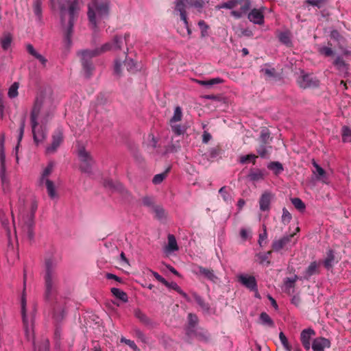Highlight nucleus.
Returning <instances> with one entry per match:
<instances>
[{
  "label": "nucleus",
  "instance_id": "nucleus-1",
  "mask_svg": "<svg viewBox=\"0 0 351 351\" xmlns=\"http://www.w3.org/2000/svg\"><path fill=\"white\" fill-rule=\"evenodd\" d=\"M56 105L53 98L41 91L36 94L30 111V124L35 143L47 137V124L53 119Z\"/></svg>",
  "mask_w": 351,
  "mask_h": 351
},
{
  "label": "nucleus",
  "instance_id": "nucleus-2",
  "mask_svg": "<svg viewBox=\"0 0 351 351\" xmlns=\"http://www.w3.org/2000/svg\"><path fill=\"white\" fill-rule=\"evenodd\" d=\"M53 3H58L60 19L64 31V43L66 47L72 45V34L74 21L78 10L77 0H51Z\"/></svg>",
  "mask_w": 351,
  "mask_h": 351
},
{
  "label": "nucleus",
  "instance_id": "nucleus-3",
  "mask_svg": "<svg viewBox=\"0 0 351 351\" xmlns=\"http://www.w3.org/2000/svg\"><path fill=\"white\" fill-rule=\"evenodd\" d=\"M123 39L121 36H115L112 40L105 43L101 47L93 50H83L78 53L80 56L82 64L85 74L87 77H90L94 66L92 64L91 59L101 53L108 51H117L121 49Z\"/></svg>",
  "mask_w": 351,
  "mask_h": 351
},
{
  "label": "nucleus",
  "instance_id": "nucleus-4",
  "mask_svg": "<svg viewBox=\"0 0 351 351\" xmlns=\"http://www.w3.org/2000/svg\"><path fill=\"white\" fill-rule=\"evenodd\" d=\"M21 315L25 337L28 341H32L34 351H49L48 340H43L40 345L34 342V320L36 308H22Z\"/></svg>",
  "mask_w": 351,
  "mask_h": 351
},
{
  "label": "nucleus",
  "instance_id": "nucleus-5",
  "mask_svg": "<svg viewBox=\"0 0 351 351\" xmlns=\"http://www.w3.org/2000/svg\"><path fill=\"white\" fill-rule=\"evenodd\" d=\"M108 2L106 0H92L88 4V17L92 27L97 28L99 24L108 16Z\"/></svg>",
  "mask_w": 351,
  "mask_h": 351
},
{
  "label": "nucleus",
  "instance_id": "nucleus-6",
  "mask_svg": "<svg viewBox=\"0 0 351 351\" xmlns=\"http://www.w3.org/2000/svg\"><path fill=\"white\" fill-rule=\"evenodd\" d=\"M58 261L54 258H49L45 261V293L46 300H51L52 295L56 291V285L58 281V274L56 267Z\"/></svg>",
  "mask_w": 351,
  "mask_h": 351
},
{
  "label": "nucleus",
  "instance_id": "nucleus-7",
  "mask_svg": "<svg viewBox=\"0 0 351 351\" xmlns=\"http://www.w3.org/2000/svg\"><path fill=\"white\" fill-rule=\"evenodd\" d=\"M55 165L53 161H49L47 165L43 168L39 178L40 184L45 186L47 194L51 199L58 197L55 184L49 179L50 176L53 172Z\"/></svg>",
  "mask_w": 351,
  "mask_h": 351
},
{
  "label": "nucleus",
  "instance_id": "nucleus-8",
  "mask_svg": "<svg viewBox=\"0 0 351 351\" xmlns=\"http://www.w3.org/2000/svg\"><path fill=\"white\" fill-rule=\"evenodd\" d=\"M185 0H176L175 1V8L174 14L179 15L180 20L183 22L184 27H179L178 29V33L184 37L186 35L191 36L192 32L189 25L188 17L186 11Z\"/></svg>",
  "mask_w": 351,
  "mask_h": 351
},
{
  "label": "nucleus",
  "instance_id": "nucleus-9",
  "mask_svg": "<svg viewBox=\"0 0 351 351\" xmlns=\"http://www.w3.org/2000/svg\"><path fill=\"white\" fill-rule=\"evenodd\" d=\"M37 208V205L33 203L31 206V211L26 216L23 213V210L19 208L20 221L22 223V228L25 232L29 239L33 237L32 227L34 225V212Z\"/></svg>",
  "mask_w": 351,
  "mask_h": 351
},
{
  "label": "nucleus",
  "instance_id": "nucleus-10",
  "mask_svg": "<svg viewBox=\"0 0 351 351\" xmlns=\"http://www.w3.org/2000/svg\"><path fill=\"white\" fill-rule=\"evenodd\" d=\"M4 136L2 135L0 139L1 148L3 146ZM0 178L1 181L2 189L4 193H8L10 190V179L6 173L5 169V156L3 149L0 152Z\"/></svg>",
  "mask_w": 351,
  "mask_h": 351
},
{
  "label": "nucleus",
  "instance_id": "nucleus-11",
  "mask_svg": "<svg viewBox=\"0 0 351 351\" xmlns=\"http://www.w3.org/2000/svg\"><path fill=\"white\" fill-rule=\"evenodd\" d=\"M237 280L242 286L251 291H254L256 297H259L257 289V282L254 276L244 273L239 274L237 276Z\"/></svg>",
  "mask_w": 351,
  "mask_h": 351
},
{
  "label": "nucleus",
  "instance_id": "nucleus-12",
  "mask_svg": "<svg viewBox=\"0 0 351 351\" xmlns=\"http://www.w3.org/2000/svg\"><path fill=\"white\" fill-rule=\"evenodd\" d=\"M123 55L126 58V53L124 52ZM123 66H126L129 72H134L136 70V63L133 60L125 58L124 61L121 62L119 58H117L114 60L113 68L114 75L117 77L121 75Z\"/></svg>",
  "mask_w": 351,
  "mask_h": 351
},
{
  "label": "nucleus",
  "instance_id": "nucleus-13",
  "mask_svg": "<svg viewBox=\"0 0 351 351\" xmlns=\"http://www.w3.org/2000/svg\"><path fill=\"white\" fill-rule=\"evenodd\" d=\"M163 285L170 289L175 290L182 297H183L186 300L191 301L193 299L196 302V303L199 306H202L204 305L203 300L199 295H197L196 293H191L192 298H189V296L182 290V289L178 286V285L176 282H169L167 280H166V282H164Z\"/></svg>",
  "mask_w": 351,
  "mask_h": 351
},
{
  "label": "nucleus",
  "instance_id": "nucleus-14",
  "mask_svg": "<svg viewBox=\"0 0 351 351\" xmlns=\"http://www.w3.org/2000/svg\"><path fill=\"white\" fill-rule=\"evenodd\" d=\"M78 157L80 160V169L83 172L90 173L94 161L90 154L84 147L79 149Z\"/></svg>",
  "mask_w": 351,
  "mask_h": 351
},
{
  "label": "nucleus",
  "instance_id": "nucleus-15",
  "mask_svg": "<svg viewBox=\"0 0 351 351\" xmlns=\"http://www.w3.org/2000/svg\"><path fill=\"white\" fill-rule=\"evenodd\" d=\"M298 83L300 87L306 88L315 87L319 85V81L315 77L311 74L301 73V75L298 78Z\"/></svg>",
  "mask_w": 351,
  "mask_h": 351
},
{
  "label": "nucleus",
  "instance_id": "nucleus-16",
  "mask_svg": "<svg viewBox=\"0 0 351 351\" xmlns=\"http://www.w3.org/2000/svg\"><path fill=\"white\" fill-rule=\"evenodd\" d=\"M192 271L195 275L197 276H202L214 282L217 280V277L215 274L214 271L210 269L197 265L193 268Z\"/></svg>",
  "mask_w": 351,
  "mask_h": 351
},
{
  "label": "nucleus",
  "instance_id": "nucleus-17",
  "mask_svg": "<svg viewBox=\"0 0 351 351\" xmlns=\"http://www.w3.org/2000/svg\"><path fill=\"white\" fill-rule=\"evenodd\" d=\"M274 198V194L271 191H266L263 192L258 201L260 210L263 212H269Z\"/></svg>",
  "mask_w": 351,
  "mask_h": 351
},
{
  "label": "nucleus",
  "instance_id": "nucleus-18",
  "mask_svg": "<svg viewBox=\"0 0 351 351\" xmlns=\"http://www.w3.org/2000/svg\"><path fill=\"white\" fill-rule=\"evenodd\" d=\"M63 141V134L61 130H56L52 136V143L46 148L47 154H54Z\"/></svg>",
  "mask_w": 351,
  "mask_h": 351
},
{
  "label": "nucleus",
  "instance_id": "nucleus-19",
  "mask_svg": "<svg viewBox=\"0 0 351 351\" xmlns=\"http://www.w3.org/2000/svg\"><path fill=\"white\" fill-rule=\"evenodd\" d=\"M265 7L254 8L248 14V19L253 23L263 25L265 21L264 11Z\"/></svg>",
  "mask_w": 351,
  "mask_h": 351
},
{
  "label": "nucleus",
  "instance_id": "nucleus-20",
  "mask_svg": "<svg viewBox=\"0 0 351 351\" xmlns=\"http://www.w3.org/2000/svg\"><path fill=\"white\" fill-rule=\"evenodd\" d=\"M315 335V330L312 328H306L302 331L300 340L305 350H309L311 348V339Z\"/></svg>",
  "mask_w": 351,
  "mask_h": 351
},
{
  "label": "nucleus",
  "instance_id": "nucleus-21",
  "mask_svg": "<svg viewBox=\"0 0 351 351\" xmlns=\"http://www.w3.org/2000/svg\"><path fill=\"white\" fill-rule=\"evenodd\" d=\"M311 347L313 351H324L325 348L330 347V341L324 337H317L313 341Z\"/></svg>",
  "mask_w": 351,
  "mask_h": 351
},
{
  "label": "nucleus",
  "instance_id": "nucleus-22",
  "mask_svg": "<svg viewBox=\"0 0 351 351\" xmlns=\"http://www.w3.org/2000/svg\"><path fill=\"white\" fill-rule=\"evenodd\" d=\"M339 73L343 77L349 74L350 65L341 56H337L333 62Z\"/></svg>",
  "mask_w": 351,
  "mask_h": 351
},
{
  "label": "nucleus",
  "instance_id": "nucleus-23",
  "mask_svg": "<svg viewBox=\"0 0 351 351\" xmlns=\"http://www.w3.org/2000/svg\"><path fill=\"white\" fill-rule=\"evenodd\" d=\"M192 334L186 335L190 339H197L199 341H207L209 338V334L205 329L197 327L193 331Z\"/></svg>",
  "mask_w": 351,
  "mask_h": 351
},
{
  "label": "nucleus",
  "instance_id": "nucleus-24",
  "mask_svg": "<svg viewBox=\"0 0 351 351\" xmlns=\"http://www.w3.org/2000/svg\"><path fill=\"white\" fill-rule=\"evenodd\" d=\"M321 263L313 261L311 263L308 267L306 268L303 274L304 279H309L312 276L318 274L319 273V267Z\"/></svg>",
  "mask_w": 351,
  "mask_h": 351
},
{
  "label": "nucleus",
  "instance_id": "nucleus-25",
  "mask_svg": "<svg viewBox=\"0 0 351 351\" xmlns=\"http://www.w3.org/2000/svg\"><path fill=\"white\" fill-rule=\"evenodd\" d=\"M26 49L27 52L35 58L36 60L39 61V62L43 66H45L47 62V60L40 53H39L33 47L32 45L28 44L26 46Z\"/></svg>",
  "mask_w": 351,
  "mask_h": 351
},
{
  "label": "nucleus",
  "instance_id": "nucleus-26",
  "mask_svg": "<svg viewBox=\"0 0 351 351\" xmlns=\"http://www.w3.org/2000/svg\"><path fill=\"white\" fill-rule=\"evenodd\" d=\"M293 234L285 236L282 238L276 240L273 242L272 248L274 251H279L282 249L286 245L290 242Z\"/></svg>",
  "mask_w": 351,
  "mask_h": 351
},
{
  "label": "nucleus",
  "instance_id": "nucleus-27",
  "mask_svg": "<svg viewBox=\"0 0 351 351\" xmlns=\"http://www.w3.org/2000/svg\"><path fill=\"white\" fill-rule=\"evenodd\" d=\"M265 176V171L259 169H255L250 170L247 178L252 182H258L264 180Z\"/></svg>",
  "mask_w": 351,
  "mask_h": 351
},
{
  "label": "nucleus",
  "instance_id": "nucleus-28",
  "mask_svg": "<svg viewBox=\"0 0 351 351\" xmlns=\"http://www.w3.org/2000/svg\"><path fill=\"white\" fill-rule=\"evenodd\" d=\"M167 239L168 243L164 248L165 252L166 254H171V252L178 250V243L174 235L169 234Z\"/></svg>",
  "mask_w": 351,
  "mask_h": 351
},
{
  "label": "nucleus",
  "instance_id": "nucleus-29",
  "mask_svg": "<svg viewBox=\"0 0 351 351\" xmlns=\"http://www.w3.org/2000/svg\"><path fill=\"white\" fill-rule=\"evenodd\" d=\"M197 317L195 315L189 313L188 315V323L186 327V335L192 334L194 329L197 328Z\"/></svg>",
  "mask_w": 351,
  "mask_h": 351
},
{
  "label": "nucleus",
  "instance_id": "nucleus-30",
  "mask_svg": "<svg viewBox=\"0 0 351 351\" xmlns=\"http://www.w3.org/2000/svg\"><path fill=\"white\" fill-rule=\"evenodd\" d=\"M312 164L315 169L313 171V173L316 176L317 180L326 182L325 180L326 179V173L325 170L314 160Z\"/></svg>",
  "mask_w": 351,
  "mask_h": 351
},
{
  "label": "nucleus",
  "instance_id": "nucleus-31",
  "mask_svg": "<svg viewBox=\"0 0 351 351\" xmlns=\"http://www.w3.org/2000/svg\"><path fill=\"white\" fill-rule=\"evenodd\" d=\"M195 82L197 84L206 86L207 88H210L215 84H221L223 80L220 77H215L210 79L209 80H194Z\"/></svg>",
  "mask_w": 351,
  "mask_h": 351
},
{
  "label": "nucleus",
  "instance_id": "nucleus-32",
  "mask_svg": "<svg viewBox=\"0 0 351 351\" xmlns=\"http://www.w3.org/2000/svg\"><path fill=\"white\" fill-rule=\"evenodd\" d=\"M298 277L296 276L294 278H287L284 281V291L287 292L288 293L293 292V288L295 287V283Z\"/></svg>",
  "mask_w": 351,
  "mask_h": 351
},
{
  "label": "nucleus",
  "instance_id": "nucleus-33",
  "mask_svg": "<svg viewBox=\"0 0 351 351\" xmlns=\"http://www.w3.org/2000/svg\"><path fill=\"white\" fill-rule=\"evenodd\" d=\"M12 37L10 34H4L0 38V45L3 50H7L11 45Z\"/></svg>",
  "mask_w": 351,
  "mask_h": 351
},
{
  "label": "nucleus",
  "instance_id": "nucleus-34",
  "mask_svg": "<svg viewBox=\"0 0 351 351\" xmlns=\"http://www.w3.org/2000/svg\"><path fill=\"white\" fill-rule=\"evenodd\" d=\"M20 87V84L17 82H14L8 88V97L10 99H15L19 95V88Z\"/></svg>",
  "mask_w": 351,
  "mask_h": 351
},
{
  "label": "nucleus",
  "instance_id": "nucleus-35",
  "mask_svg": "<svg viewBox=\"0 0 351 351\" xmlns=\"http://www.w3.org/2000/svg\"><path fill=\"white\" fill-rule=\"evenodd\" d=\"M43 0H32V9L35 16L40 19L42 16Z\"/></svg>",
  "mask_w": 351,
  "mask_h": 351
},
{
  "label": "nucleus",
  "instance_id": "nucleus-36",
  "mask_svg": "<svg viewBox=\"0 0 351 351\" xmlns=\"http://www.w3.org/2000/svg\"><path fill=\"white\" fill-rule=\"evenodd\" d=\"M51 313L55 322L58 323L64 319L65 315L64 308H51Z\"/></svg>",
  "mask_w": 351,
  "mask_h": 351
},
{
  "label": "nucleus",
  "instance_id": "nucleus-37",
  "mask_svg": "<svg viewBox=\"0 0 351 351\" xmlns=\"http://www.w3.org/2000/svg\"><path fill=\"white\" fill-rule=\"evenodd\" d=\"M271 149V146H267L266 144L263 143L261 144L258 148L256 149V151L258 154V155L261 158H267L269 154V150Z\"/></svg>",
  "mask_w": 351,
  "mask_h": 351
},
{
  "label": "nucleus",
  "instance_id": "nucleus-38",
  "mask_svg": "<svg viewBox=\"0 0 351 351\" xmlns=\"http://www.w3.org/2000/svg\"><path fill=\"white\" fill-rule=\"evenodd\" d=\"M250 1H247L241 6V10H232L231 14L237 19H239L242 16L243 14L245 13L250 8Z\"/></svg>",
  "mask_w": 351,
  "mask_h": 351
},
{
  "label": "nucleus",
  "instance_id": "nucleus-39",
  "mask_svg": "<svg viewBox=\"0 0 351 351\" xmlns=\"http://www.w3.org/2000/svg\"><path fill=\"white\" fill-rule=\"evenodd\" d=\"M267 168L274 171L276 175L283 171L282 165L279 162H271L267 165Z\"/></svg>",
  "mask_w": 351,
  "mask_h": 351
},
{
  "label": "nucleus",
  "instance_id": "nucleus-40",
  "mask_svg": "<svg viewBox=\"0 0 351 351\" xmlns=\"http://www.w3.org/2000/svg\"><path fill=\"white\" fill-rule=\"evenodd\" d=\"M342 141L351 143V129L348 126H343L341 129Z\"/></svg>",
  "mask_w": 351,
  "mask_h": 351
},
{
  "label": "nucleus",
  "instance_id": "nucleus-41",
  "mask_svg": "<svg viewBox=\"0 0 351 351\" xmlns=\"http://www.w3.org/2000/svg\"><path fill=\"white\" fill-rule=\"evenodd\" d=\"M186 3L191 7L195 8L200 11L205 5L204 0H186Z\"/></svg>",
  "mask_w": 351,
  "mask_h": 351
},
{
  "label": "nucleus",
  "instance_id": "nucleus-42",
  "mask_svg": "<svg viewBox=\"0 0 351 351\" xmlns=\"http://www.w3.org/2000/svg\"><path fill=\"white\" fill-rule=\"evenodd\" d=\"M260 322L263 325L269 327L274 326V322L271 317L265 313H262L260 315Z\"/></svg>",
  "mask_w": 351,
  "mask_h": 351
},
{
  "label": "nucleus",
  "instance_id": "nucleus-43",
  "mask_svg": "<svg viewBox=\"0 0 351 351\" xmlns=\"http://www.w3.org/2000/svg\"><path fill=\"white\" fill-rule=\"evenodd\" d=\"M182 117V109L180 106H177L175 108L174 113L170 120V122H171V123H173L180 121H181Z\"/></svg>",
  "mask_w": 351,
  "mask_h": 351
},
{
  "label": "nucleus",
  "instance_id": "nucleus-44",
  "mask_svg": "<svg viewBox=\"0 0 351 351\" xmlns=\"http://www.w3.org/2000/svg\"><path fill=\"white\" fill-rule=\"evenodd\" d=\"M1 222L2 224V226L5 230L7 236L8 237V239H10V223L8 219L5 216V215H1L0 216Z\"/></svg>",
  "mask_w": 351,
  "mask_h": 351
},
{
  "label": "nucleus",
  "instance_id": "nucleus-45",
  "mask_svg": "<svg viewBox=\"0 0 351 351\" xmlns=\"http://www.w3.org/2000/svg\"><path fill=\"white\" fill-rule=\"evenodd\" d=\"M238 3L239 2L237 0H230L227 2H225L223 3L217 5L216 8L217 10H220L222 8L232 9L236 7V5L238 4Z\"/></svg>",
  "mask_w": 351,
  "mask_h": 351
},
{
  "label": "nucleus",
  "instance_id": "nucleus-46",
  "mask_svg": "<svg viewBox=\"0 0 351 351\" xmlns=\"http://www.w3.org/2000/svg\"><path fill=\"white\" fill-rule=\"evenodd\" d=\"M278 38L282 43L287 46H289L291 43L290 34L287 32H281L278 36Z\"/></svg>",
  "mask_w": 351,
  "mask_h": 351
},
{
  "label": "nucleus",
  "instance_id": "nucleus-47",
  "mask_svg": "<svg viewBox=\"0 0 351 351\" xmlns=\"http://www.w3.org/2000/svg\"><path fill=\"white\" fill-rule=\"evenodd\" d=\"M280 341L286 351H291V346L289 344L287 338L282 332L279 334Z\"/></svg>",
  "mask_w": 351,
  "mask_h": 351
},
{
  "label": "nucleus",
  "instance_id": "nucleus-48",
  "mask_svg": "<svg viewBox=\"0 0 351 351\" xmlns=\"http://www.w3.org/2000/svg\"><path fill=\"white\" fill-rule=\"evenodd\" d=\"M334 261V254L332 250H330L327 254V257L324 261V267L327 269L330 268L332 266Z\"/></svg>",
  "mask_w": 351,
  "mask_h": 351
},
{
  "label": "nucleus",
  "instance_id": "nucleus-49",
  "mask_svg": "<svg viewBox=\"0 0 351 351\" xmlns=\"http://www.w3.org/2000/svg\"><path fill=\"white\" fill-rule=\"evenodd\" d=\"M169 171V169H167L165 172L156 174L154 176L152 180V182L154 184H160L164 179L167 177V172Z\"/></svg>",
  "mask_w": 351,
  "mask_h": 351
},
{
  "label": "nucleus",
  "instance_id": "nucleus-50",
  "mask_svg": "<svg viewBox=\"0 0 351 351\" xmlns=\"http://www.w3.org/2000/svg\"><path fill=\"white\" fill-rule=\"evenodd\" d=\"M219 194L221 195L223 200L226 202H230L232 197L228 191L226 186L221 187L219 191Z\"/></svg>",
  "mask_w": 351,
  "mask_h": 351
},
{
  "label": "nucleus",
  "instance_id": "nucleus-51",
  "mask_svg": "<svg viewBox=\"0 0 351 351\" xmlns=\"http://www.w3.org/2000/svg\"><path fill=\"white\" fill-rule=\"evenodd\" d=\"M257 156L255 154H247L245 156H241L239 158V162L241 164H245L249 161H252L253 164H255V160Z\"/></svg>",
  "mask_w": 351,
  "mask_h": 351
},
{
  "label": "nucleus",
  "instance_id": "nucleus-52",
  "mask_svg": "<svg viewBox=\"0 0 351 351\" xmlns=\"http://www.w3.org/2000/svg\"><path fill=\"white\" fill-rule=\"evenodd\" d=\"M291 202L293 205L299 210H303L305 209V204L304 202L298 197L292 198Z\"/></svg>",
  "mask_w": 351,
  "mask_h": 351
},
{
  "label": "nucleus",
  "instance_id": "nucleus-53",
  "mask_svg": "<svg viewBox=\"0 0 351 351\" xmlns=\"http://www.w3.org/2000/svg\"><path fill=\"white\" fill-rule=\"evenodd\" d=\"M318 51L321 54H322L326 57L331 56L334 53L333 50L330 47H326V46L320 47H319Z\"/></svg>",
  "mask_w": 351,
  "mask_h": 351
},
{
  "label": "nucleus",
  "instance_id": "nucleus-54",
  "mask_svg": "<svg viewBox=\"0 0 351 351\" xmlns=\"http://www.w3.org/2000/svg\"><path fill=\"white\" fill-rule=\"evenodd\" d=\"M25 119L23 118L21 120L20 128H19V136H18V141H19L18 145H19V143L21 142V141L23 138L24 130H25ZM18 149H19V145H17L16 147V150L17 151Z\"/></svg>",
  "mask_w": 351,
  "mask_h": 351
},
{
  "label": "nucleus",
  "instance_id": "nucleus-55",
  "mask_svg": "<svg viewBox=\"0 0 351 351\" xmlns=\"http://www.w3.org/2000/svg\"><path fill=\"white\" fill-rule=\"evenodd\" d=\"M112 293L121 300L125 301L127 300V295L125 293L117 288L112 289Z\"/></svg>",
  "mask_w": 351,
  "mask_h": 351
},
{
  "label": "nucleus",
  "instance_id": "nucleus-56",
  "mask_svg": "<svg viewBox=\"0 0 351 351\" xmlns=\"http://www.w3.org/2000/svg\"><path fill=\"white\" fill-rule=\"evenodd\" d=\"M171 124L172 130L176 134L180 135L184 132L185 129L184 127H182L178 124H173V123H171Z\"/></svg>",
  "mask_w": 351,
  "mask_h": 351
},
{
  "label": "nucleus",
  "instance_id": "nucleus-57",
  "mask_svg": "<svg viewBox=\"0 0 351 351\" xmlns=\"http://www.w3.org/2000/svg\"><path fill=\"white\" fill-rule=\"evenodd\" d=\"M198 25L201 29L202 36L204 37L207 36V30L208 29V26L204 21H199L198 22Z\"/></svg>",
  "mask_w": 351,
  "mask_h": 351
},
{
  "label": "nucleus",
  "instance_id": "nucleus-58",
  "mask_svg": "<svg viewBox=\"0 0 351 351\" xmlns=\"http://www.w3.org/2000/svg\"><path fill=\"white\" fill-rule=\"evenodd\" d=\"M104 186L108 188H113L117 190L121 189L122 186L120 183L114 184L112 180H106L104 182Z\"/></svg>",
  "mask_w": 351,
  "mask_h": 351
},
{
  "label": "nucleus",
  "instance_id": "nucleus-59",
  "mask_svg": "<svg viewBox=\"0 0 351 351\" xmlns=\"http://www.w3.org/2000/svg\"><path fill=\"white\" fill-rule=\"evenodd\" d=\"M220 154V149L219 147H213L211 148L208 151V157L210 158L214 159L217 158Z\"/></svg>",
  "mask_w": 351,
  "mask_h": 351
},
{
  "label": "nucleus",
  "instance_id": "nucleus-60",
  "mask_svg": "<svg viewBox=\"0 0 351 351\" xmlns=\"http://www.w3.org/2000/svg\"><path fill=\"white\" fill-rule=\"evenodd\" d=\"M291 219V215L287 210V209L284 208L282 209V221L284 223H288V222L290 221Z\"/></svg>",
  "mask_w": 351,
  "mask_h": 351
},
{
  "label": "nucleus",
  "instance_id": "nucleus-61",
  "mask_svg": "<svg viewBox=\"0 0 351 351\" xmlns=\"http://www.w3.org/2000/svg\"><path fill=\"white\" fill-rule=\"evenodd\" d=\"M135 315L136 316V317H138L142 322L145 323V324H148L149 323V319L148 318L144 315L142 313V312L140 311L139 308L137 309V311L135 312Z\"/></svg>",
  "mask_w": 351,
  "mask_h": 351
},
{
  "label": "nucleus",
  "instance_id": "nucleus-62",
  "mask_svg": "<svg viewBox=\"0 0 351 351\" xmlns=\"http://www.w3.org/2000/svg\"><path fill=\"white\" fill-rule=\"evenodd\" d=\"M142 203L144 206L150 207L154 204V198L149 196H145L142 198Z\"/></svg>",
  "mask_w": 351,
  "mask_h": 351
},
{
  "label": "nucleus",
  "instance_id": "nucleus-63",
  "mask_svg": "<svg viewBox=\"0 0 351 351\" xmlns=\"http://www.w3.org/2000/svg\"><path fill=\"white\" fill-rule=\"evenodd\" d=\"M269 138V133L267 130H263L261 133V140L262 143L267 144Z\"/></svg>",
  "mask_w": 351,
  "mask_h": 351
},
{
  "label": "nucleus",
  "instance_id": "nucleus-64",
  "mask_svg": "<svg viewBox=\"0 0 351 351\" xmlns=\"http://www.w3.org/2000/svg\"><path fill=\"white\" fill-rule=\"evenodd\" d=\"M267 233L266 230V226H263V232L259 234L258 243L260 245H263V242L267 239Z\"/></svg>",
  "mask_w": 351,
  "mask_h": 351
}]
</instances>
